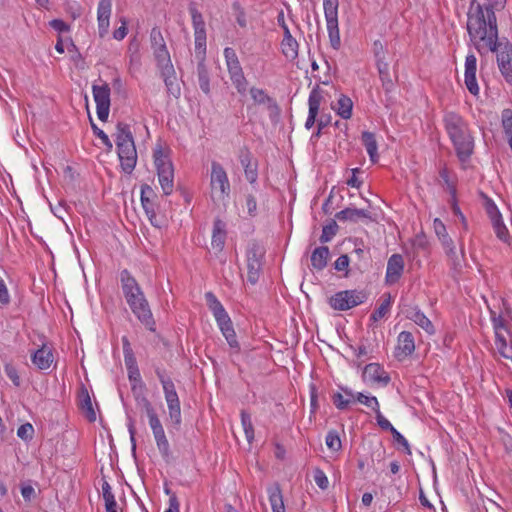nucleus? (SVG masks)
<instances>
[{
    "label": "nucleus",
    "instance_id": "obj_18",
    "mask_svg": "<svg viewBox=\"0 0 512 512\" xmlns=\"http://www.w3.org/2000/svg\"><path fill=\"white\" fill-rule=\"evenodd\" d=\"M112 11V0H100L97 8L99 36L103 38L109 29V19Z\"/></svg>",
    "mask_w": 512,
    "mask_h": 512
},
{
    "label": "nucleus",
    "instance_id": "obj_2",
    "mask_svg": "<svg viewBox=\"0 0 512 512\" xmlns=\"http://www.w3.org/2000/svg\"><path fill=\"white\" fill-rule=\"evenodd\" d=\"M445 129L454 145L456 155L461 162L467 161L474 149V141L463 118L449 112L444 116Z\"/></svg>",
    "mask_w": 512,
    "mask_h": 512
},
{
    "label": "nucleus",
    "instance_id": "obj_42",
    "mask_svg": "<svg viewBox=\"0 0 512 512\" xmlns=\"http://www.w3.org/2000/svg\"><path fill=\"white\" fill-rule=\"evenodd\" d=\"M167 405H168L169 416H170L171 421L176 426L180 425V423H181V407H180L179 398L176 400L167 402Z\"/></svg>",
    "mask_w": 512,
    "mask_h": 512
},
{
    "label": "nucleus",
    "instance_id": "obj_54",
    "mask_svg": "<svg viewBox=\"0 0 512 512\" xmlns=\"http://www.w3.org/2000/svg\"><path fill=\"white\" fill-rule=\"evenodd\" d=\"M245 177L249 183L254 184L258 178L257 162L244 167Z\"/></svg>",
    "mask_w": 512,
    "mask_h": 512
},
{
    "label": "nucleus",
    "instance_id": "obj_4",
    "mask_svg": "<svg viewBox=\"0 0 512 512\" xmlns=\"http://www.w3.org/2000/svg\"><path fill=\"white\" fill-rule=\"evenodd\" d=\"M154 163L157 169L158 181L164 195H170L174 188V168L173 164L161 146L154 150Z\"/></svg>",
    "mask_w": 512,
    "mask_h": 512
},
{
    "label": "nucleus",
    "instance_id": "obj_9",
    "mask_svg": "<svg viewBox=\"0 0 512 512\" xmlns=\"http://www.w3.org/2000/svg\"><path fill=\"white\" fill-rule=\"evenodd\" d=\"M188 9L192 18V24L194 28L195 50H198V53L203 54V50H206L205 22L202 13L197 9L195 3H190Z\"/></svg>",
    "mask_w": 512,
    "mask_h": 512
},
{
    "label": "nucleus",
    "instance_id": "obj_62",
    "mask_svg": "<svg viewBox=\"0 0 512 512\" xmlns=\"http://www.w3.org/2000/svg\"><path fill=\"white\" fill-rule=\"evenodd\" d=\"M224 57H225L227 66L240 63L238 60V56L233 48L226 47L224 49Z\"/></svg>",
    "mask_w": 512,
    "mask_h": 512
},
{
    "label": "nucleus",
    "instance_id": "obj_14",
    "mask_svg": "<svg viewBox=\"0 0 512 512\" xmlns=\"http://www.w3.org/2000/svg\"><path fill=\"white\" fill-rule=\"evenodd\" d=\"M323 101V91L319 86L314 87L310 94L308 99V105H309V113L308 117L305 122V128L311 129L316 120L317 116L319 114V109L321 102Z\"/></svg>",
    "mask_w": 512,
    "mask_h": 512
},
{
    "label": "nucleus",
    "instance_id": "obj_6",
    "mask_svg": "<svg viewBox=\"0 0 512 512\" xmlns=\"http://www.w3.org/2000/svg\"><path fill=\"white\" fill-rule=\"evenodd\" d=\"M264 256L265 249L263 246L257 242H252L249 244L246 252L247 280L252 285L256 284L260 278Z\"/></svg>",
    "mask_w": 512,
    "mask_h": 512
},
{
    "label": "nucleus",
    "instance_id": "obj_30",
    "mask_svg": "<svg viewBox=\"0 0 512 512\" xmlns=\"http://www.w3.org/2000/svg\"><path fill=\"white\" fill-rule=\"evenodd\" d=\"M298 47V42L292 37L290 30L286 29V35L281 43L283 55L289 60H295L298 56Z\"/></svg>",
    "mask_w": 512,
    "mask_h": 512
},
{
    "label": "nucleus",
    "instance_id": "obj_52",
    "mask_svg": "<svg viewBox=\"0 0 512 512\" xmlns=\"http://www.w3.org/2000/svg\"><path fill=\"white\" fill-rule=\"evenodd\" d=\"M314 481L320 489L325 490L328 488V485H329L328 478L325 475V473L319 468H317L314 471Z\"/></svg>",
    "mask_w": 512,
    "mask_h": 512
},
{
    "label": "nucleus",
    "instance_id": "obj_41",
    "mask_svg": "<svg viewBox=\"0 0 512 512\" xmlns=\"http://www.w3.org/2000/svg\"><path fill=\"white\" fill-rule=\"evenodd\" d=\"M155 199H150V198H143L141 199V204H142V207L147 215V217L149 218L150 222L152 225L154 226H158V223H157V214H156V204H155Z\"/></svg>",
    "mask_w": 512,
    "mask_h": 512
},
{
    "label": "nucleus",
    "instance_id": "obj_24",
    "mask_svg": "<svg viewBox=\"0 0 512 512\" xmlns=\"http://www.w3.org/2000/svg\"><path fill=\"white\" fill-rule=\"evenodd\" d=\"M158 68L160 69L168 92L174 97H178L180 95V88L176 83L175 70L172 62L167 63V65H159Z\"/></svg>",
    "mask_w": 512,
    "mask_h": 512
},
{
    "label": "nucleus",
    "instance_id": "obj_12",
    "mask_svg": "<svg viewBox=\"0 0 512 512\" xmlns=\"http://www.w3.org/2000/svg\"><path fill=\"white\" fill-rule=\"evenodd\" d=\"M120 278L122 291L128 304L132 301H137L140 300V298L145 297L136 279L128 270L125 269L121 271Z\"/></svg>",
    "mask_w": 512,
    "mask_h": 512
},
{
    "label": "nucleus",
    "instance_id": "obj_60",
    "mask_svg": "<svg viewBox=\"0 0 512 512\" xmlns=\"http://www.w3.org/2000/svg\"><path fill=\"white\" fill-rule=\"evenodd\" d=\"M391 434H392L394 440L404 448V450L407 454L410 455L411 454L410 445H409L408 441L405 439V437L400 432H398L396 429H394L391 432Z\"/></svg>",
    "mask_w": 512,
    "mask_h": 512
},
{
    "label": "nucleus",
    "instance_id": "obj_43",
    "mask_svg": "<svg viewBox=\"0 0 512 512\" xmlns=\"http://www.w3.org/2000/svg\"><path fill=\"white\" fill-rule=\"evenodd\" d=\"M338 231V225L335 220H331L329 224L325 225L322 229L320 236L321 243H327L332 240Z\"/></svg>",
    "mask_w": 512,
    "mask_h": 512
},
{
    "label": "nucleus",
    "instance_id": "obj_39",
    "mask_svg": "<svg viewBox=\"0 0 512 512\" xmlns=\"http://www.w3.org/2000/svg\"><path fill=\"white\" fill-rule=\"evenodd\" d=\"M219 328H220L223 336L227 340L229 346L232 349L239 350L240 346H239V342L237 341V337H236V333L233 328L232 321L227 323L225 326H221Z\"/></svg>",
    "mask_w": 512,
    "mask_h": 512
},
{
    "label": "nucleus",
    "instance_id": "obj_49",
    "mask_svg": "<svg viewBox=\"0 0 512 512\" xmlns=\"http://www.w3.org/2000/svg\"><path fill=\"white\" fill-rule=\"evenodd\" d=\"M232 9L235 12L236 15V22L240 27H246L247 21H246V13L239 2H234L232 4Z\"/></svg>",
    "mask_w": 512,
    "mask_h": 512
},
{
    "label": "nucleus",
    "instance_id": "obj_56",
    "mask_svg": "<svg viewBox=\"0 0 512 512\" xmlns=\"http://www.w3.org/2000/svg\"><path fill=\"white\" fill-rule=\"evenodd\" d=\"M91 126L94 134L101 139L102 143L108 148V150H111L113 145L108 135L103 130L98 128L93 122L91 123Z\"/></svg>",
    "mask_w": 512,
    "mask_h": 512
},
{
    "label": "nucleus",
    "instance_id": "obj_51",
    "mask_svg": "<svg viewBox=\"0 0 512 512\" xmlns=\"http://www.w3.org/2000/svg\"><path fill=\"white\" fill-rule=\"evenodd\" d=\"M376 413V420L379 427L390 433L395 429L393 425L381 414L379 407H374Z\"/></svg>",
    "mask_w": 512,
    "mask_h": 512
},
{
    "label": "nucleus",
    "instance_id": "obj_26",
    "mask_svg": "<svg viewBox=\"0 0 512 512\" xmlns=\"http://www.w3.org/2000/svg\"><path fill=\"white\" fill-rule=\"evenodd\" d=\"M31 360L38 369L46 370L53 362L52 351L49 347L43 345L32 354Z\"/></svg>",
    "mask_w": 512,
    "mask_h": 512
},
{
    "label": "nucleus",
    "instance_id": "obj_15",
    "mask_svg": "<svg viewBox=\"0 0 512 512\" xmlns=\"http://www.w3.org/2000/svg\"><path fill=\"white\" fill-rule=\"evenodd\" d=\"M476 68H477V59L473 54H470L466 57L465 60V85L468 91L474 96L479 93V86L476 80Z\"/></svg>",
    "mask_w": 512,
    "mask_h": 512
},
{
    "label": "nucleus",
    "instance_id": "obj_53",
    "mask_svg": "<svg viewBox=\"0 0 512 512\" xmlns=\"http://www.w3.org/2000/svg\"><path fill=\"white\" fill-rule=\"evenodd\" d=\"M238 158L243 167H245V166L247 167L248 165H251L254 163V162H252V154H251L249 148L246 146L240 148L239 153H238Z\"/></svg>",
    "mask_w": 512,
    "mask_h": 512
},
{
    "label": "nucleus",
    "instance_id": "obj_57",
    "mask_svg": "<svg viewBox=\"0 0 512 512\" xmlns=\"http://www.w3.org/2000/svg\"><path fill=\"white\" fill-rule=\"evenodd\" d=\"M485 209L490 220L495 219L497 217L500 218V216H502L495 203L489 198H486Z\"/></svg>",
    "mask_w": 512,
    "mask_h": 512
},
{
    "label": "nucleus",
    "instance_id": "obj_61",
    "mask_svg": "<svg viewBox=\"0 0 512 512\" xmlns=\"http://www.w3.org/2000/svg\"><path fill=\"white\" fill-rule=\"evenodd\" d=\"M376 64L379 65L380 61H385V48L381 41L377 40L373 44Z\"/></svg>",
    "mask_w": 512,
    "mask_h": 512
},
{
    "label": "nucleus",
    "instance_id": "obj_59",
    "mask_svg": "<svg viewBox=\"0 0 512 512\" xmlns=\"http://www.w3.org/2000/svg\"><path fill=\"white\" fill-rule=\"evenodd\" d=\"M332 401L334 403V405L340 409V410H344L348 407V405L351 403V400L350 399H344L342 393H335L333 396H332Z\"/></svg>",
    "mask_w": 512,
    "mask_h": 512
},
{
    "label": "nucleus",
    "instance_id": "obj_16",
    "mask_svg": "<svg viewBox=\"0 0 512 512\" xmlns=\"http://www.w3.org/2000/svg\"><path fill=\"white\" fill-rule=\"evenodd\" d=\"M205 299H206L207 305H208L209 309L211 310V312L213 313L219 327L225 326L227 323L231 322V318L227 314L223 305L220 303V301L214 295V293L207 292L205 294Z\"/></svg>",
    "mask_w": 512,
    "mask_h": 512
},
{
    "label": "nucleus",
    "instance_id": "obj_21",
    "mask_svg": "<svg viewBox=\"0 0 512 512\" xmlns=\"http://www.w3.org/2000/svg\"><path fill=\"white\" fill-rule=\"evenodd\" d=\"M363 378L365 381L380 383L383 385H387L390 381L389 375L377 363H370L365 366Z\"/></svg>",
    "mask_w": 512,
    "mask_h": 512
},
{
    "label": "nucleus",
    "instance_id": "obj_48",
    "mask_svg": "<svg viewBox=\"0 0 512 512\" xmlns=\"http://www.w3.org/2000/svg\"><path fill=\"white\" fill-rule=\"evenodd\" d=\"M326 445L332 451H339L342 447L338 433L334 430L329 431L326 436Z\"/></svg>",
    "mask_w": 512,
    "mask_h": 512
},
{
    "label": "nucleus",
    "instance_id": "obj_35",
    "mask_svg": "<svg viewBox=\"0 0 512 512\" xmlns=\"http://www.w3.org/2000/svg\"><path fill=\"white\" fill-rule=\"evenodd\" d=\"M377 68L382 82V87L387 93L391 92L394 88V80L389 72V64L386 61H380Z\"/></svg>",
    "mask_w": 512,
    "mask_h": 512
},
{
    "label": "nucleus",
    "instance_id": "obj_28",
    "mask_svg": "<svg viewBox=\"0 0 512 512\" xmlns=\"http://www.w3.org/2000/svg\"><path fill=\"white\" fill-rule=\"evenodd\" d=\"M155 372H156V375H157L159 381L162 384L166 402H170L172 400L178 399L179 397L176 392L175 385H174L172 379L170 377L166 376L164 371L159 368H157L155 370Z\"/></svg>",
    "mask_w": 512,
    "mask_h": 512
},
{
    "label": "nucleus",
    "instance_id": "obj_25",
    "mask_svg": "<svg viewBox=\"0 0 512 512\" xmlns=\"http://www.w3.org/2000/svg\"><path fill=\"white\" fill-rule=\"evenodd\" d=\"M226 224L219 218L214 220L213 233H212V248L216 252H221L225 245L226 240Z\"/></svg>",
    "mask_w": 512,
    "mask_h": 512
},
{
    "label": "nucleus",
    "instance_id": "obj_13",
    "mask_svg": "<svg viewBox=\"0 0 512 512\" xmlns=\"http://www.w3.org/2000/svg\"><path fill=\"white\" fill-rule=\"evenodd\" d=\"M497 64L506 79L512 85V48L505 45L503 48L501 44L497 43Z\"/></svg>",
    "mask_w": 512,
    "mask_h": 512
},
{
    "label": "nucleus",
    "instance_id": "obj_3",
    "mask_svg": "<svg viewBox=\"0 0 512 512\" xmlns=\"http://www.w3.org/2000/svg\"><path fill=\"white\" fill-rule=\"evenodd\" d=\"M116 146L122 170L130 174L137 162V151L130 126L119 122L116 126Z\"/></svg>",
    "mask_w": 512,
    "mask_h": 512
},
{
    "label": "nucleus",
    "instance_id": "obj_8",
    "mask_svg": "<svg viewBox=\"0 0 512 512\" xmlns=\"http://www.w3.org/2000/svg\"><path fill=\"white\" fill-rule=\"evenodd\" d=\"M92 92L96 102L97 116L100 121L105 122L110 110V87L106 82L101 85L93 84Z\"/></svg>",
    "mask_w": 512,
    "mask_h": 512
},
{
    "label": "nucleus",
    "instance_id": "obj_64",
    "mask_svg": "<svg viewBox=\"0 0 512 512\" xmlns=\"http://www.w3.org/2000/svg\"><path fill=\"white\" fill-rule=\"evenodd\" d=\"M503 127L508 138V142L512 141V115L503 117Z\"/></svg>",
    "mask_w": 512,
    "mask_h": 512
},
{
    "label": "nucleus",
    "instance_id": "obj_58",
    "mask_svg": "<svg viewBox=\"0 0 512 512\" xmlns=\"http://www.w3.org/2000/svg\"><path fill=\"white\" fill-rule=\"evenodd\" d=\"M5 373L15 386H20V377L16 368L12 364L5 365Z\"/></svg>",
    "mask_w": 512,
    "mask_h": 512
},
{
    "label": "nucleus",
    "instance_id": "obj_50",
    "mask_svg": "<svg viewBox=\"0 0 512 512\" xmlns=\"http://www.w3.org/2000/svg\"><path fill=\"white\" fill-rule=\"evenodd\" d=\"M34 435V428L30 423L22 424L17 430V436L25 441L31 440Z\"/></svg>",
    "mask_w": 512,
    "mask_h": 512
},
{
    "label": "nucleus",
    "instance_id": "obj_11",
    "mask_svg": "<svg viewBox=\"0 0 512 512\" xmlns=\"http://www.w3.org/2000/svg\"><path fill=\"white\" fill-rule=\"evenodd\" d=\"M128 305L138 320L144 324L148 330L155 332L156 323L147 299L143 297L140 298V300L132 301Z\"/></svg>",
    "mask_w": 512,
    "mask_h": 512
},
{
    "label": "nucleus",
    "instance_id": "obj_36",
    "mask_svg": "<svg viewBox=\"0 0 512 512\" xmlns=\"http://www.w3.org/2000/svg\"><path fill=\"white\" fill-rule=\"evenodd\" d=\"M80 408L85 413L86 418L90 422H94L96 420V413L93 409L91 398L86 388H82L80 394Z\"/></svg>",
    "mask_w": 512,
    "mask_h": 512
},
{
    "label": "nucleus",
    "instance_id": "obj_27",
    "mask_svg": "<svg viewBox=\"0 0 512 512\" xmlns=\"http://www.w3.org/2000/svg\"><path fill=\"white\" fill-rule=\"evenodd\" d=\"M335 218L339 221L358 222L360 219H371L370 212L365 209L345 208L335 214Z\"/></svg>",
    "mask_w": 512,
    "mask_h": 512
},
{
    "label": "nucleus",
    "instance_id": "obj_23",
    "mask_svg": "<svg viewBox=\"0 0 512 512\" xmlns=\"http://www.w3.org/2000/svg\"><path fill=\"white\" fill-rule=\"evenodd\" d=\"M405 313L408 319L420 326L425 332L430 335L435 333L434 325L418 307H409Z\"/></svg>",
    "mask_w": 512,
    "mask_h": 512
},
{
    "label": "nucleus",
    "instance_id": "obj_47",
    "mask_svg": "<svg viewBox=\"0 0 512 512\" xmlns=\"http://www.w3.org/2000/svg\"><path fill=\"white\" fill-rule=\"evenodd\" d=\"M230 79L234 84L237 92L241 95H245L247 92L248 82L244 76V73L242 72L240 74L234 75L230 77Z\"/></svg>",
    "mask_w": 512,
    "mask_h": 512
},
{
    "label": "nucleus",
    "instance_id": "obj_29",
    "mask_svg": "<svg viewBox=\"0 0 512 512\" xmlns=\"http://www.w3.org/2000/svg\"><path fill=\"white\" fill-rule=\"evenodd\" d=\"M329 255L330 251L327 246L315 248L310 258L311 266L318 271L323 270L327 265Z\"/></svg>",
    "mask_w": 512,
    "mask_h": 512
},
{
    "label": "nucleus",
    "instance_id": "obj_7",
    "mask_svg": "<svg viewBox=\"0 0 512 512\" xmlns=\"http://www.w3.org/2000/svg\"><path fill=\"white\" fill-rule=\"evenodd\" d=\"M367 294L362 290H344L335 293L329 298V305L334 310L346 311L362 304Z\"/></svg>",
    "mask_w": 512,
    "mask_h": 512
},
{
    "label": "nucleus",
    "instance_id": "obj_63",
    "mask_svg": "<svg viewBox=\"0 0 512 512\" xmlns=\"http://www.w3.org/2000/svg\"><path fill=\"white\" fill-rule=\"evenodd\" d=\"M496 349L503 358L512 361V345L508 346L507 342H501Z\"/></svg>",
    "mask_w": 512,
    "mask_h": 512
},
{
    "label": "nucleus",
    "instance_id": "obj_10",
    "mask_svg": "<svg viewBox=\"0 0 512 512\" xmlns=\"http://www.w3.org/2000/svg\"><path fill=\"white\" fill-rule=\"evenodd\" d=\"M150 41L157 66L167 65V63H170V54L166 47L163 35L158 27L152 28L150 32Z\"/></svg>",
    "mask_w": 512,
    "mask_h": 512
},
{
    "label": "nucleus",
    "instance_id": "obj_45",
    "mask_svg": "<svg viewBox=\"0 0 512 512\" xmlns=\"http://www.w3.org/2000/svg\"><path fill=\"white\" fill-rule=\"evenodd\" d=\"M390 305L391 299L390 295H388V298L371 314L370 319L373 322L381 320L389 311Z\"/></svg>",
    "mask_w": 512,
    "mask_h": 512
},
{
    "label": "nucleus",
    "instance_id": "obj_32",
    "mask_svg": "<svg viewBox=\"0 0 512 512\" xmlns=\"http://www.w3.org/2000/svg\"><path fill=\"white\" fill-rule=\"evenodd\" d=\"M249 92L254 103L266 105L270 110L277 108L276 101L271 98L263 89L252 87Z\"/></svg>",
    "mask_w": 512,
    "mask_h": 512
},
{
    "label": "nucleus",
    "instance_id": "obj_44",
    "mask_svg": "<svg viewBox=\"0 0 512 512\" xmlns=\"http://www.w3.org/2000/svg\"><path fill=\"white\" fill-rule=\"evenodd\" d=\"M241 423L248 442H252L254 439V428L250 415L245 411L241 412Z\"/></svg>",
    "mask_w": 512,
    "mask_h": 512
},
{
    "label": "nucleus",
    "instance_id": "obj_46",
    "mask_svg": "<svg viewBox=\"0 0 512 512\" xmlns=\"http://www.w3.org/2000/svg\"><path fill=\"white\" fill-rule=\"evenodd\" d=\"M439 240L445 248L447 255L453 260L454 265H456V251L453 240L448 234L439 237Z\"/></svg>",
    "mask_w": 512,
    "mask_h": 512
},
{
    "label": "nucleus",
    "instance_id": "obj_37",
    "mask_svg": "<svg viewBox=\"0 0 512 512\" xmlns=\"http://www.w3.org/2000/svg\"><path fill=\"white\" fill-rule=\"evenodd\" d=\"M352 108V100L346 95H341L337 101V107L335 110L337 114L343 119H350L352 116Z\"/></svg>",
    "mask_w": 512,
    "mask_h": 512
},
{
    "label": "nucleus",
    "instance_id": "obj_5",
    "mask_svg": "<svg viewBox=\"0 0 512 512\" xmlns=\"http://www.w3.org/2000/svg\"><path fill=\"white\" fill-rule=\"evenodd\" d=\"M211 198L214 202H223L230 194V182L223 166L213 161L210 175Z\"/></svg>",
    "mask_w": 512,
    "mask_h": 512
},
{
    "label": "nucleus",
    "instance_id": "obj_31",
    "mask_svg": "<svg viewBox=\"0 0 512 512\" xmlns=\"http://www.w3.org/2000/svg\"><path fill=\"white\" fill-rule=\"evenodd\" d=\"M361 140L367 150L371 162L376 163L378 161L379 155L377 153L378 146L375 134L372 132L364 131L361 135Z\"/></svg>",
    "mask_w": 512,
    "mask_h": 512
},
{
    "label": "nucleus",
    "instance_id": "obj_1",
    "mask_svg": "<svg viewBox=\"0 0 512 512\" xmlns=\"http://www.w3.org/2000/svg\"><path fill=\"white\" fill-rule=\"evenodd\" d=\"M494 10L482 6L476 0L470 1L467 30L471 41L479 52L482 48H488L490 51L497 50L498 29Z\"/></svg>",
    "mask_w": 512,
    "mask_h": 512
},
{
    "label": "nucleus",
    "instance_id": "obj_17",
    "mask_svg": "<svg viewBox=\"0 0 512 512\" xmlns=\"http://www.w3.org/2000/svg\"><path fill=\"white\" fill-rule=\"evenodd\" d=\"M404 270V260L402 255L393 254L387 262L385 280L387 284H395L400 279Z\"/></svg>",
    "mask_w": 512,
    "mask_h": 512
},
{
    "label": "nucleus",
    "instance_id": "obj_33",
    "mask_svg": "<svg viewBox=\"0 0 512 512\" xmlns=\"http://www.w3.org/2000/svg\"><path fill=\"white\" fill-rule=\"evenodd\" d=\"M272 512H285L283 496L278 484L268 489Z\"/></svg>",
    "mask_w": 512,
    "mask_h": 512
},
{
    "label": "nucleus",
    "instance_id": "obj_55",
    "mask_svg": "<svg viewBox=\"0 0 512 512\" xmlns=\"http://www.w3.org/2000/svg\"><path fill=\"white\" fill-rule=\"evenodd\" d=\"M355 397H356L357 401L366 405L367 407L372 408L373 410H374V407H379L378 400L374 396L369 397V396L364 395L363 393H357V395Z\"/></svg>",
    "mask_w": 512,
    "mask_h": 512
},
{
    "label": "nucleus",
    "instance_id": "obj_22",
    "mask_svg": "<svg viewBox=\"0 0 512 512\" xmlns=\"http://www.w3.org/2000/svg\"><path fill=\"white\" fill-rule=\"evenodd\" d=\"M195 56L198 59L197 76L199 87L206 95H208L210 93V80L208 70L205 65L206 50H203V54L198 53V50H195Z\"/></svg>",
    "mask_w": 512,
    "mask_h": 512
},
{
    "label": "nucleus",
    "instance_id": "obj_40",
    "mask_svg": "<svg viewBox=\"0 0 512 512\" xmlns=\"http://www.w3.org/2000/svg\"><path fill=\"white\" fill-rule=\"evenodd\" d=\"M491 222L496 236L504 243H509L510 236L508 233V229L503 223L502 216H500V218L497 217L495 219H492Z\"/></svg>",
    "mask_w": 512,
    "mask_h": 512
},
{
    "label": "nucleus",
    "instance_id": "obj_38",
    "mask_svg": "<svg viewBox=\"0 0 512 512\" xmlns=\"http://www.w3.org/2000/svg\"><path fill=\"white\" fill-rule=\"evenodd\" d=\"M143 407L146 411V414L148 416V419H149V425L152 429V432L156 431V430H160L163 428L161 422H160V419L154 409V407L152 406V404L150 403V401L146 398L143 399Z\"/></svg>",
    "mask_w": 512,
    "mask_h": 512
},
{
    "label": "nucleus",
    "instance_id": "obj_19",
    "mask_svg": "<svg viewBox=\"0 0 512 512\" xmlns=\"http://www.w3.org/2000/svg\"><path fill=\"white\" fill-rule=\"evenodd\" d=\"M415 350V340L411 332L402 331L397 338L395 356L401 360L410 356Z\"/></svg>",
    "mask_w": 512,
    "mask_h": 512
},
{
    "label": "nucleus",
    "instance_id": "obj_34",
    "mask_svg": "<svg viewBox=\"0 0 512 512\" xmlns=\"http://www.w3.org/2000/svg\"><path fill=\"white\" fill-rule=\"evenodd\" d=\"M157 448L163 459L168 461L171 457L170 445L165 435L164 428L153 432Z\"/></svg>",
    "mask_w": 512,
    "mask_h": 512
},
{
    "label": "nucleus",
    "instance_id": "obj_20",
    "mask_svg": "<svg viewBox=\"0 0 512 512\" xmlns=\"http://www.w3.org/2000/svg\"><path fill=\"white\" fill-rule=\"evenodd\" d=\"M330 44L334 49L340 48V32L338 27V11H324Z\"/></svg>",
    "mask_w": 512,
    "mask_h": 512
}]
</instances>
